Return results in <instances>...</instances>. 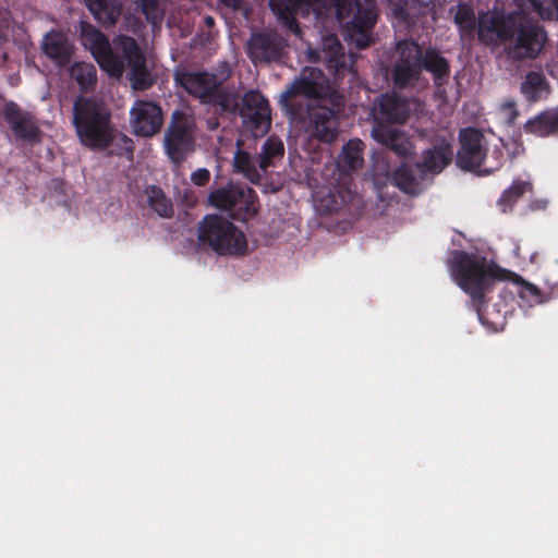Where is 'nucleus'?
Listing matches in <instances>:
<instances>
[{
	"instance_id": "nucleus-1",
	"label": "nucleus",
	"mask_w": 558,
	"mask_h": 558,
	"mask_svg": "<svg viewBox=\"0 0 558 558\" xmlns=\"http://www.w3.org/2000/svg\"><path fill=\"white\" fill-rule=\"evenodd\" d=\"M269 7L278 20L290 31L299 34L294 15L314 13L317 21L333 16L344 27L348 39L357 48L371 44V29L376 22L375 5L372 0H270Z\"/></svg>"
},
{
	"instance_id": "nucleus-2",
	"label": "nucleus",
	"mask_w": 558,
	"mask_h": 558,
	"mask_svg": "<svg viewBox=\"0 0 558 558\" xmlns=\"http://www.w3.org/2000/svg\"><path fill=\"white\" fill-rule=\"evenodd\" d=\"M80 32L82 45L111 77L119 78L124 70H129V78L134 89L143 90L151 85L145 57L133 38L118 36L111 47L104 34L88 23L81 22Z\"/></svg>"
},
{
	"instance_id": "nucleus-3",
	"label": "nucleus",
	"mask_w": 558,
	"mask_h": 558,
	"mask_svg": "<svg viewBox=\"0 0 558 558\" xmlns=\"http://www.w3.org/2000/svg\"><path fill=\"white\" fill-rule=\"evenodd\" d=\"M329 95L330 86L323 72L306 66L281 95V102L287 107L305 106L313 123V135L331 143L337 135V121L333 111L326 107Z\"/></svg>"
},
{
	"instance_id": "nucleus-4",
	"label": "nucleus",
	"mask_w": 558,
	"mask_h": 558,
	"mask_svg": "<svg viewBox=\"0 0 558 558\" xmlns=\"http://www.w3.org/2000/svg\"><path fill=\"white\" fill-rule=\"evenodd\" d=\"M478 37L485 44H502L514 59L534 58L541 51L546 36L521 14L505 16L501 12H486L480 16Z\"/></svg>"
},
{
	"instance_id": "nucleus-5",
	"label": "nucleus",
	"mask_w": 558,
	"mask_h": 558,
	"mask_svg": "<svg viewBox=\"0 0 558 558\" xmlns=\"http://www.w3.org/2000/svg\"><path fill=\"white\" fill-rule=\"evenodd\" d=\"M449 271L453 281L474 299L482 298L490 279H511L517 287L519 296L527 303H541V293L536 286L526 282L514 274H507L486 258L475 254L456 251L449 263Z\"/></svg>"
},
{
	"instance_id": "nucleus-6",
	"label": "nucleus",
	"mask_w": 558,
	"mask_h": 558,
	"mask_svg": "<svg viewBox=\"0 0 558 558\" xmlns=\"http://www.w3.org/2000/svg\"><path fill=\"white\" fill-rule=\"evenodd\" d=\"M73 111V124L84 146L104 149L111 144L110 116L101 102L81 98L74 104Z\"/></svg>"
},
{
	"instance_id": "nucleus-7",
	"label": "nucleus",
	"mask_w": 558,
	"mask_h": 558,
	"mask_svg": "<svg viewBox=\"0 0 558 558\" xmlns=\"http://www.w3.org/2000/svg\"><path fill=\"white\" fill-rule=\"evenodd\" d=\"M198 239L218 254L238 255L243 254L247 248L243 231L216 215H209L203 219L198 229Z\"/></svg>"
},
{
	"instance_id": "nucleus-8",
	"label": "nucleus",
	"mask_w": 558,
	"mask_h": 558,
	"mask_svg": "<svg viewBox=\"0 0 558 558\" xmlns=\"http://www.w3.org/2000/svg\"><path fill=\"white\" fill-rule=\"evenodd\" d=\"M208 199L214 207L229 213L232 218L241 220L253 217L258 209L254 191L251 187L236 184H228L213 191Z\"/></svg>"
},
{
	"instance_id": "nucleus-9",
	"label": "nucleus",
	"mask_w": 558,
	"mask_h": 558,
	"mask_svg": "<svg viewBox=\"0 0 558 558\" xmlns=\"http://www.w3.org/2000/svg\"><path fill=\"white\" fill-rule=\"evenodd\" d=\"M392 59L395 84L401 88L414 87L422 74V52L418 45L408 40L398 43Z\"/></svg>"
},
{
	"instance_id": "nucleus-10",
	"label": "nucleus",
	"mask_w": 558,
	"mask_h": 558,
	"mask_svg": "<svg viewBox=\"0 0 558 558\" xmlns=\"http://www.w3.org/2000/svg\"><path fill=\"white\" fill-rule=\"evenodd\" d=\"M193 118L181 113H173L172 124L165 136V147L169 158L181 162L193 150Z\"/></svg>"
},
{
	"instance_id": "nucleus-11",
	"label": "nucleus",
	"mask_w": 558,
	"mask_h": 558,
	"mask_svg": "<svg viewBox=\"0 0 558 558\" xmlns=\"http://www.w3.org/2000/svg\"><path fill=\"white\" fill-rule=\"evenodd\" d=\"M241 116L254 137L264 136L271 123L268 101L258 92H248L243 97Z\"/></svg>"
},
{
	"instance_id": "nucleus-12",
	"label": "nucleus",
	"mask_w": 558,
	"mask_h": 558,
	"mask_svg": "<svg viewBox=\"0 0 558 558\" xmlns=\"http://www.w3.org/2000/svg\"><path fill=\"white\" fill-rule=\"evenodd\" d=\"M162 121L161 109L153 101L136 100L130 109V125L138 136H154L161 129Z\"/></svg>"
},
{
	"instance_id": "nucleus-13",
	"label": "nucleus",
	"mask_w": 558,
	"mask_h": 558,
	"mask_svg": "<svg viewBox=\"0 0 558 558\" xmlns=\"http://www.w3.org/2000/svg\"><path fill=\"white\" fill-rule=\"evenodd\" d=\"M422 111L417 99L401 100L395 93L383 95L374 107V117L387 122H404L412 113Z\"/></svg>"
},
{
	"instance_id": "nucleus-14",
	"label": "nucleus",
	"mask_w": 558,
	"mask_h": 558,
	"mask_svg": "<svg viewBox=\"0 0 558 558\" xmlns=\"http://www.w3.org/2000/svg\"><path fill=\"white\" fill-rule=\"evenodd\" d=\"M461 148L458 153V166L465 170H476L484 162L485 141L481 132L465 129L460 133Z\"/></svg>"
},
{
	"instance_id": "nucleus-15",
	"label": "nucleus",
	"mask_w": 558,
	"mask_h": 558,
	"mask_svg": "<svg viewBox=\"0 0 558 558\" xmlns=\"http://www.w3.org/2000/svg\"><path fill=\"white\" fill-rule=\"evenodd\" d=\"M227 77H217L206 72H187L178 76L182 87L191 95L202 99L204 102H211L219 85Z\"/></svg>"
},
{
	"instance_id": "nucleus-16",
	"label": "nucleus",
	"mask_w": 558,
	"mask_h": 558,
	"mask_svg": "<svg viewBox=\"0 0 558 558\" xmlns=\"http://www.w3.org/2000/svg\"><path fill=\"white\" fill-rule=\"evenodd\" d=\"M308 58L312 61L326 62L329 69H333L339 74L345 66V57L343 48L333 34H328L322 38L319 51L308 50Z\"/></svg>"
},
{
	"instance_id": "nucleus-17",
	"label": "nucleus",
	"mask_w": 558,
	"mask_h": 558,
	"mask_svg": "<svg viewBox=\"0 0 558 558\" xmlns=\"http://www.w3.org/2000/svg\"><path fill=\"white\" fill-rule=\"evenodd\" d=\"M247 49L254 61H271L279 58L282 41L275 34H255L247 43Z\"/></svg>"
},
{
	"instance_id": "nucleus-18",
	"label": "nucleus",
	"mask_w": 558,
	"mask_h": 558,
	"mask_svg": "<svg viewBox=\"0 0 558 558\" xmlns=\"http://www.w3.org/2000/svg\"><path fill=\"white\" fill-rule=\"evenodd\" d=\"M43 50L58 65H65L73 53L74 47L68 37L60 32L48 33L43 40Z\"/></svg>"
},
{
	"instance_id": "nucleus-19",
	"label": "nucleus",
	"mask_w": 558,
	"mask_h": 558,
	"mask_svg": "<svg viewBox=\"0 0 558 558\" xmlns=\"http://www.w3.org/2000/svg\"><path fill=\"white\" fill-rule=\"evenodd\" d=\"M373 137L400 156L408 157L413 151V145L409 137L395 128L378 126L373 130Z\"/></svg>"
},
{
	"instance_id": "nucleus-20",
	"label": "nucleus",
	"mask_w": 558,
	"mask_h": 558,
	"mask_svg": "<svg viewBox=\"0 0 558 558\" xmlns=\"http://www.w3.org/2000/svg\"><path fill=\"white\" fill-rule=\"evenodd\" d=\"M453 151L450 145L441 141L433 149H427L423 155L421 172L438 173L451 161Z\"/></svg>"
},
{
	"instance_id": "nucleus-21",
	"label": "nucleus",
	"mask_w": 558,
	"mask_h": 558,
	"mask_svg": "<svg viewBox=\"0 0 558 558\" xmlns=\"http://www.w3.org/2000/svg\"><path fill=\"white\" fill-rule=\"evenodd\" d=\"M3 112L7 121L19 137L26 140L37 137V126L31 118L23 114L15 105H7Z\"/></svg>"
},
{
	"instance_id": "nucleus-22",
	"label": "nucleus",
	"mask_w": 558,
	"mask_h": 558,
	"mask_svg": "<svg viewBox=\"0 0 558 558\" xmlns=\"http://www.w3.org/2000/svg\"><path fill=\"white\" fill-rule=\"evenodd\" d=\"M85 3L95 19L105 25H113L122 12L119 0H85Z\"/></svg>"
},
{
	"instance_id": "nucleus-23",
	"label": "nucleus",
	"mask_w": 558,
	"mask_h": 558,
	"mask_svg": "<svg viewBox=\"0 0 558 558\" xmlns=\"http://www.w3.org/2000/svg\"><path fill=\"white\" fill-rule=\"evenodd\" d=\"M529 133L537 136H546L558 130V109L542 112L525 124Z\"/></svg>"
},
{
	"instance_id": "nucleus-24",
	"label": "nucleus",
	"mask_w": 558,
	"mask_h": 558,
	"mask_svg": "<svg viewBox=\"0 0 558 558\" xmlns=\"http://www.w3.org/2000/svg\"><path fill=\"white\" fill-rule=\"evenodd\" d=\"M363 143L360 140H352L343 146L338 159V167L343 171L356 170L363 163Z\"/></svg>"
},
{
	"instance_id": "nucleus-25",
	"label": "nucleus",
	"mask_w": 558,
	"mask_h": 558,
	"mask_svg": "<svg viewBox=\"0 0 558 558\" xmlns=\"http://www.w3.org/2000/svg\"><path fill=\"white\" fill-rule=\"evenodd\" d=\"M522 92L531 100H538L547 95V85L542 73L530 72L522 83Z\"/></svg>"
},
{
	"instance_id": "nucleus-26",
	"label": "nucleus",
	"mask_w": 558,
	"mask_h": 558,
	"mask_svg": "<svg viewBox=\"0 0 558 558\" xmlns=\"http://www.w3.org/2000/svg\"><path fill=\"white\" fill-rule=\"evenodd\" d=\"M147 203L160 217L168 218L173 213V206L165 193L156 186H149L146 190Z\"/></svg>"
},
{
	"instance_id": "nucleus-27",
	"label": "nucleus",
	"mask_w": 558,
	"mask_h": 558,
	"mask_svg": "<svg viewBox=\"0 0 558 558\" xmlns=\"http://www.w3.org/2000/svg\"><path fill=\"white\" fill-rule=\"evenodd\" d=\"M392 181L397 187L409 194H417L421 191L420 179L412 174L408 166L402 165L393 174Z\"/></svg>"
},
{
	"instance_id": "nucleus-28",
	"label": "nucleus",
	"mask_w": 558,
	"mask_h": 558,
	"mask_svg": "<svg viewBox=\"0 0 558 558\" xmlns=\"http://www.w3.org/2000/svg\"><path fill=\"white\" fill-rule=\"evenodd\" d=\"M284 147L281 141L277 138H268L264 145L259 157V169L263 172L274 163L276 158H282Z\"/></svg>"
},
{
	"instance_id": "nucleus-29",
	"label": "nucleus",
	"mask_w": 558,
	"mask_h": 558,
	"mask_svg": "<svg viewBox=\"0 0 558 558\" xmlns=\"http://www.w3.org/2000/svg\"><path fill=\"white\" fill-rule=\"evenodd\" d=\"M70 74L83 89L92 87L96 82V70L90 63H74L70 69Z\"/></svg>"
},
{
	"instance_id": "nucleus-30",
	"label": "nucleus",
	"mask_w": 558,
	"mask_h": 558,
	"mask_svg": "<svg viewBox=\"0 0 558 558\" xmlns=\"http://www.w3.org/2000/svg\"><path fill=\"white\" fill-rule=\"evenodd\" d=\"M234 168L242 172L251 182H257L260 179L263 170L255 167L250 155L245 151H236L234 155Z\"/></svg>"
},
{
	"instance_id": "nucleus-31",
	"label": "nucleus",
	"mask_w": 558,
	"mask_h": 558,
	"mask_svg": "<svg viewBox=\"0 0 558 558\" xmlns=\"http://www.w3.org/2000/svg\"><path fill=\"white\" fill-rule=\"evenodd\" d=\"M424 68L434 74L436 83L448 74V63L435 51L426 52L423 59Z\"/></svg>"
},
{
	"instance_id": "nucleus-32",
	"label": "nucleus",
	"mask_w": 558,
	"mask_h": 558,
	"mask_svg": "<svg viewBox=\"0 0 558 558\" xmlns=\"http://www.w3.org/2000/svg\"><path fill=\"white\" fill-rule=\"evenodd\" d=\"M531 189L529 182L515 181L512 186L504 192L499 199V205L502 211L511 208L513 202Z\"/></svg>"
},
{
	"instance_id": "nucleus-33",
	"label": "nucleus",
	"mask_w": 558,
	"mask_h": 558,
	"mask_svg": "<svg viewBox=\"0 0 558 558\" xmlns=\"http://www.w3.org/2000/svg\"><path fill=\"white\" fill-rule=\"evenodd\" d=\"M137 5L146 16V20L153 25L161 22L163 10L159 5V0H136Z\"/></svg>"
},
{
	"instance_id": "nucleus-34",
	"label": "nucleus",
	"mask_w": 558,
	"mask_h": 558,
	"mask_svg": "<svg viewBox=\"0 0 558 558\" xmlns=\"http://www.w3.org/2000/svg\"><path fill=\"white\" fill-rule=\"evenodd\" d=\"M541 17L558 20V0H530Z\"/></svg>"
},
{
	"instance_id": "nucleus-35",
	"label": "nucleus",
	"mask_w": 558,
	"mask_h": 558,
	"mask_svg": "<svg viewBox=\"0 0 558 558\" xmlns=\"http://www.w3.org/2000/svg\"><path fill=\"white\" fill-rule=\"evenodd\" d=\"M456 23L462 31H470L474 26V14L468 5H459L454 15Z\"/></svg>"
},
{
	"instance_id": "nucleus-36",
	"label": "nucleus",
	"mask_w": 558,
	"mask_h": 558,
	"mask_svg": "<svg viewBox=\"0 0 558 558\" xmlns=\"http://www.w3.org/2000/svg\"><path fill=\"white\" fill-rule=\"evenodd\" d=\"M496 117L502 124H512L518 117L515 105L512 101L501 104L496 111Z\"/></svg>"
},
{
	"instance_id": "nucleus-37",
	"label": "nucleus",
	"mask_w": 558,
	"mask_h": 558,
	"mask_svg": "<svg viewBox=\"0 0 558 558\" xmlns=\"http://www.w3.org/2000/svg\"><path fill=\"white\" fill-rule=\"evenodd\" d=\"M239 97L235 94H217L215 92V97L211 102H218L222 110L225 111H235L239 107Z\"/></svg>"
},
{
	"instance_id": "nucleus-38",
	"label": "nucleus",
	"mask_w": 558,
	"mask_h": 558,
	"mask_svg": "<svg viewBox=\"0 0 558 558\" xmlns=\"http://www.w3.org/2000/svg\"><path fill=\"white\" fill-rule=\"evenodd\" d=\"M315 202L322 210L331 211L338 208V203L333 195H328L327 199L320 198L318 194L315 195Z\"/></svg>"
},
{
	"instance_id": "nucleus-39",
	"label": "nucleus",
	"mask_w": 558,
	"mask_h": 558,
	"mask_svg": "<svg viewBox=\"0 0 558 558\" xmlns=\"http://www.w3.org/2000/svg\"><path fill=\"white\" fill-rule=\"evenodd\" d=\"M209 178L210 172L205 168L197 169L191 174L192 182L198 186L205 185L209 181Z\"/></svg>"
},
{
	"instance_id": "nucleus-40",
	"label": "nucleus",
	"mask_w": 558,
	"mask_h": 558,
	"mask_svg": "<svg viewBox=\"0 0 558 558\" xmlns=\"http://www.w3.org/2000/svg\"><path fill=\"white\" fill-rule=\"evenodd\" d=\"M221 2L232 9H239L241 5V0H221Z\"/></svg>"
},
{
	"instance_id": "nucleus-41",
	"label": "nucleus",
	"mask_w": 558,
	"mask_h": 558,
	"mask_svg": "<svg viewBox=\"0 0 558 558\" xmlns=\"http://www.w3.org/2000/svg\"><path fill=\"white\" fill-rule=\"evenodd\" d=\"M8 26L0 23V39L7 37Z\"/></svg>"
},
{
	"instance_id": "nucleus-42",
	"label": "nucleus",
	"mask_w": 558,
	"mask_h": 558,
	"mask_svg": "<svg viewBox=\"0 0 558 558\" xmlns=\"http://www.w3.org/2000/svg\"><path fill=\"white\" fill-rule=\"evenodd\" d=\"M389 2H392L396 7V11L400 10L402 8V4L405 2V0H388Z\"/></svg>"
},
{
	"instance_id": "nucleus-43",
	"label": "nucleus",
	"mask_w": 558,
	"mask_h": 558,
	"mask_svg": "<svg viewBox=\"0 0 558 558\" xmlns=\"http://www.w3.org/2000/svg\"><path fill=\"white\" fill-rule=\"evenodd\" d=\"M205 24H206L208 27H213V26H214V24H215V20H214V17H211V16H207V17L205 19Z\"/></svg>"
},
{
	"instance_id": "nucleus-44",
	"label": "nucleus",
	"mask_w": 558,
	"mask_h": 558,
	"mask_svg": "<svg viewBox=\"0 0 558 558\" xmlns=\"http://www.w3.org/2000/svg\"><path fill=\"white\" fill-rule=\"evenodd\" d=\"M375 169H376L377 171H385V172H387V171H388V167H387V166H384V165L381 166V165H379V162H377V163L375 165Z\"/></svg>"
},
{
	"instance_id": "nucleus-45",
	"label": "nucleus",
	"mask_w": 558,
	"mask_h": 558,
	"mask_svg": "<svg viewBox=\"0 0 558 558\" xmlns=\"http://www.w3.org/2000/svg\"><path fill=\"white\" fill-rule=\"evenodd\" d=\"M514 253H515V255H517V256H519V255H520V254H519V247H517V248H515Z\"/></svg>"
}]
</instances>
